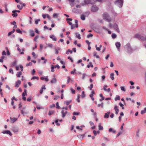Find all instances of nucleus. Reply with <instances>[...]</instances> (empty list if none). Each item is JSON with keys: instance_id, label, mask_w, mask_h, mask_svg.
I'll use <instances>...</instances> for the list:
<instances>
[{"instance_id": "obj_54", "label": "nucleus", "mask_w": 146, "mask_h": 146, "mask_svg": "<svg viewBox=\"0 0 146 146\" xmlns=\"http://www.w3.org/2000/svg\"><path fill=\"white\" fill-rule=\"evenodd\" d=\"M95 47H96V49L98 51H100V50H101V48H100V47H97V45L96 44L95 45Z\"/></svg>"}, {"instance_id": "obj_60", "label": "nucleus", "mask_w": 146, "mask_h": 146, "mask_svg": "<svg viewBox=\"0 0 146 146\" xmlns=\"http://www.w3.org/2000/svg\"><path fill=\"white\" fill-rule=\"evenodd\" d=\"M93 35L92 34L90 33L88 35H87V37L88 38H89L90 37H92Z\"/></svg>"}, {"instance_id": "obj_36", "label": "nucleus", "mask_w": 146, "mask_h": 146, "mask_svg": "<svg viewBox=\"0 0 146 146\" xmlns=\"http://www.w3.org/2000/svg\"><path fill=\"white\" fill-rule=\"evenodd\" d=\"M111 37L112 38L114 39L116 37L117 35L115 33H112L111 35Z\"/></svg>"}, {"instance_id": "obj_31", "label": "nucleus", "mask_w": 146, "mask_h": 146, "mask_svg": "<svg viewBox=\"0 0 146 146\" xmlns=\"http://www.w3.org/2000/svg\"><path fill=\"white\" fill-rule=\"evenodd\" d=\"M84 2L85 4H90V0H84Z\"/></svg>"}, {"instance_id": "obj_17", "label": "nucleus", "mask_w": 146, "mask_h": 146, "mask_svg": "<svg viewBox=\"0 0 146 146\" xmlns=\"http://www.w3.org/2000/svg\"><path fill=\"white\" fill-rule=\"evenodd\" d=\"M10 119L11 120V122L12 123H14L17 120V118L11 117Z\"/></svg>"}, {"instance_id": "obj_56", "label": "nucleus", "mask_w": 146, "mask_h": 146, "mask_svg": "<svg viewBox=\"0 0 146 146\" xmlns=\"http://www.w3.org/2000/svg\"><path fill=\"white\" fill-rule=\"evenodd\" d=\"M40 19H38L35 20V23L36 24H37L38 23V22L39 21H40Z\"/></svg>"}, {"instance_id": "obj_22", "label": "nucleus", "mask_w": 146, "mask_h": 146, "mask_svg": "<svg viewBox=\"0 0 146 146\" xmlns=\"http://www.w3.org/2000/svg\"><path fill=\"white\" fill-rule=\"evenodd\" d=\"M15 30L14 29H13L12 31H11V32H9L8 34V36H10L11 34H13V33H14V32H15Z\"/></svg>"}, {"instance_id": "obj_13", "label": "nucleus", "mask_w": 146, "mask_h": 146, "mask_svg": "<svg viewBox=\"0 0 146 146\" xmlns=\"http://www.w3.org/2000/svg\"><path fill=\"white\" fill-rule=\"evenodd\" d=\"M17 61L16 59L13 62H12L10 64V66L11 67H13L15 66L17 64Z\"/></svg>"}, {"instance_id": "obj_4", "label": "nucleus", "mask_w": 146, "mask_h": 146, "mask_svg": "<svg viewBox=\"0 0 146 146\" xmlns=\"http://www.w3.org/2000/svg\"><path fill=\"white\" fill-rule=\"evenodd\" d=\"M134 37L137 38L139 40L142 41L145 40V38L143 36L139 34H135L134 36Z\"/></svg>"}, {"instance_id": "obj_28", "label": "nucleus", "mask_w": 146, "mask_h": 146, "mask_svg": "<svg viewBox=\"0 0 146 146\" xmlns=\"http://www.w3.org/2000/svg\"><path fill=\"white\" fill-rule=\"evenodd\" d=\"M109 131L110 132H112L113 133H115L116 131L115 130H113L112 128H110L109 129Z\"/></svg>"}, {"instance_id": "obj_41", "label": "nucleus", "mask_w": 146, "mask_h": 146, "mask_svg": "<svg viewBox=\"0 0 146 146\" xmlns=\"http://www.w3.org/2000/svg\"><path fill=\"white\" fill-rule=\"evenodd\" d=\"M81 19L82 20H84L85 19V16L84 15H82L81 16Z\"/></svg>"}, {"instance_id": "obj_11", "label": "nucleus", "mask_w": 146, "mask_h": 146, "mask_svg": "<svg viewBox=\"0 0 146 146\" xmlns=\"http://www.w3.org/2000/svg\"><path fill=\"white\" fill-rule=\"evenodd\" d=\"M72 11L74 13H80L81 12L80 10L76 8H74L72 10Z\"/></svg>"}, {"instance_id": "obj_59", "label": "nucleus", "mask_w": 146, "mask_h": 146, "mask_svg": "<svg viewBox=\"0 0 146 146\" xmlns=\"http://www.w3.org/2000/svg\"><path fill=\"white\" fill-rule=\"evenodd\" d=\"M70 90H71V92H72V93L73 94H75V90H73L72 88H70Z\"/></svg>"}, {"instance_id": "obj_15", "label": "nucleus", "mask_w": 146, "mask_h": 146, "mask_svg": "<svg viewBox=\"0 0 146 146\" xmlns=\"http://www.w3.org/2000/svg\"><path fill=\"white\" fill-rule=\"evenodd\" d=\"M29 32L30 33V35L31 37H33L35 36V33L33 30L31 29L29 31Z\"/></svg>"}, {"instance_id": "obj_50", "label": "nucleus", "mask_w": 146, "mask_h": 146, "mask_svg": "<svg viewBox=\"0 0 146 146\" xmlns=\"http://www.w3.org/2000/svg\"><path fill=\"white\" fill-rule=\"evenodd\" d=\"M121 90L124 92H125L126 91L125 89V88L123 86L121 87Z\"/></svg>"}, {"instance_id": "obj_48", "label": "nucleus", "mask_w": 146, "mask_h": 146, "mask_svg": "<svg viewBox=\"0 0 146 146\" xmlns=\"http://www.w3.org/2000/svg\"><path fill=\"white\" fill-rule=\"evenodd\" d=\"M35 79H36L37 80H38L39 79V78L37 76H34V77H33L31 78V80H34Z\"/></svg>"}, {"instance_id": "obj_37", "label": "nucleus", "mask_w": 146, "mask_h": 146, "mask_svg": "<svg viewBox=\"0 0 146 146\" xmlns=\"http://www.w3.org/2000/svg\"><path fill=\"white\" fill-rule=\"evenodd\" d=\"M120 100V97L119 96H117L115 98V101H117V100Z\"/></svg>"}, {"instance_id": "obj_27", "label": "nucleus", "mask_w": 146, "mask_h": 146, "mask_svg": "<svg viewBox=\"0 0 146 146\" xmlns=\"http://www.w3.org/2000/svg\"><path fill=\"white\" fill-rule=\"evenodd\" d=\"M14 10L12 11V13H13L12 14V15L13 17H16L17 16V14L16 12H14Z\"/></svg>"}, {"instance_id": "obj_30", "label": "nucleus", "mask_w": 146, "mask_h": 146, "mask_svg": "<svg viewBox=\"0 0 146 146\" xmlns=\"http://www.w3.org/2000/svg\"><path fill=\"white\" fill-rule=\"evenodd\" d=\"M146 112V107L143 110L141 111V114H143Z\"/></svg>"}, {"instance_id": "obj_33", "label": "nucleus", "mask_w": 146, "mask_h": 146, "mask_svg": "<svg viewBox=\"0 0 146 146\" xmlns=\"http://www.w3.org/2000/svg\"><path fill=\"white\" fill-rule=\"evenodd\" d=\"M99 129L100 130H102L103 129V128L102 126L101 125V123H100L98 125Z\"/></svg>"}, {"instance_id": "obj_10", "label": "nucleus", "mask_w": 146, "mask_h": 146, "mask_svg": "<svg viewBox=\"0 0 146 146\" xmlns=\"http://www.w3.org/2000/svg\"><path fill=\"white\" fill-rule=\"evenodd\" d=\"M19 128L18 127L14 126L12 127V130L14 133H16L18 131Z\"/></svg>"}, {"instance_id": "obj_42", "label": "nucleus", "mask_w": 146, "mask_h": 146, "mask_svg": "<svg viewBox=\"0 0 146 146\" xmlns=\"http://www.w3.org/2000/svg\"><path fill=\"white\" fill-rule=\"evenodd\" d=\"M56 108L57 109H59L60 108V107L59 105V104L58 102H57L56 103Z\"/></svg>"}, {"instance_id": "obj_39", "label": "nucleus", "mask_w": 146, "mask_h": 146, "mask_svg": "<svg viewBox=\"0 0 146 146\" xmlns=\"http://www.w3.org/2000/svg\"><path fill=\"white\" fill-rule=\"evenodd\" d=\"M86 95L84 93V91H82V94L81 95V97L82 98H84L85 97Z\"/></svg>"}, {"instance_id": "obj_38", "label": "nucleus", "mask_w": 146, "mask_h": 146, "mask_svg": "<svg viewBox=\"0 0 146 146\" xmlns=\"http://www.w3.org/2000/svg\"><path fill=\"white\" fill-rule=\"evenodd\" d=\"M90 0V4H94L96 1H98V0Z\"/></svg>"}, {"instance_id": "obj_16", "label": "nucleus", "mask_w": 146, "mask_h": 146, "mask_svg": "<svg viewBox=\"0 0 146 146\" xmlns=\"http://www.w3.org/2000/svg\"><path fill=\"white\" fill-rule=\"evenodd\" d=\"M50 38L52 39V40L54 41H56L57 40V39L56 38L54 35H51L50 36Z\"/></svg>"}, {"instance_id": "obj_6", "label": "nucleus", "mask_w": 146, "mask_h": 146, "mask_svg": "<svg viewBox=\"0 0 146 146\" xmlns=\"http://www.w3.org/2000/svg\"><path fill=\"white\" fill-rule=\"evenodd\" d=\"M113 27L115 29L116 32L118 33H120V31L118 28L117 25L116 23H115L113 25Z\"/></svg>"}, {"instance_id": "obj_3", "label": "nucleus", "mask_w": 146, "mask_h": 146, "mask_svg": "<svg viewBox=\"0 0 146 146\" xmlns=\"http://www.w3.org/2000/svg\"><path fill=\"white\" fill-rule=\"evenodd\" d=\"M123 3V0H117L115 2V4L119 8L122 7Z\"/></svg>"}, {"instance_id": "obj_23", "label": "nucleus", "mask_w": 146, "mask_h": 146, "mask_svg": "<svg viewBox=\"0 0 146 146\" xmlns=\"http://www.w3.org/2000/svg\"><path fill=\"white\" fill-rule=\"evenodd\" d=\"M56 79L55 78H53L52 80L50 81V82L52 83H55L56 82Z\"/></svg>"}, {"instance_id": "obj_34", "label": "nucleus", "mask_w": 146, "mask_h": 146, "mask_svg": "<svg viewBox=\"0 0 146 146\" xmlns=\"http://www.w3.org/2000/svg\"><path fill=\"white\" fill-rule=\"evenodd\" d=\"M72 50H71L70 49H68L67 51H66V54H68L69 52H70L71 54H72Z\"/></svg>"}, {"instance_id": "obj_57", "label": "nucleus", "mask_w": 146, "mask_h": 146, "mask_svg": "<svg viewBox=\"0 0 146 146\" xmlns=\"http://www.w3.org/2000/svg\"><path fill=\"white\" fill-rule=\"evenodd\" d=\"M53 113V111H49L48 113V115H51Z\"/></svg>"}, {"instance_id": "obj_14", "label": "nucleus", "mask_w": 146, "mask_h": 146, "mask_svg": "<svg viewBox=\"0 0 146 146\" xmlns=\"http://www.w3.org/2000/svg\"><path fill=\"white\" fill-rule=\"evenodd\" d=\"M110 111H108L107 113H105L104 115V118H108L110 116Z\"/></svg>"}, {"instance_id": "obj_52", "label": "nucleus", "mask_w": 146, "mask_h": 146, "mask_svg": "<svg viewBox=\"0 0 146 146\" xmlns=\"http://www.w3.org/2000/svg\"><path fill=\"white\" fill-rule=\"evenodd\" d=\"M86 76V74H85V73H83V75H82V79L84 80Z\"/></svg>"}, {"instance_id": "obj_61", "label": "nucleus", "mask_w": 146, "mask_h": 146, "mask_svg": "<svg viewBox=\"0 0 146 146\" xmlns=\"http://www.w3.org/2000/svg\"><path fill=\"white\" fill-rule=\"evenodd\" d=\"M79 112H74L73 113V114L74 115H79Z\"/></svg>"}, {"instance_id": "obj_25", "label": "nucleus", "mask_w": 146, "mask_h": 146, "mask_svg": "<svg viewBox=\"0 0 146 146\" xmlns=\"http://www.w3.org/2000/svg\"><path fill=\"white\" fill-rule=\"evenodd\" d=\"M59 15V14L58 13H54L53 15V17L54 18H57L58 16Z\"/></svg>"}, {"instance_id": "obj_49", "label": "nucleus", "mask_w": 146, "mask_h": 146, "mask_svg": "<svg viewBox=\"0 0 146 146\" xmlns=\"http://www.w3.org/2000/svg\"><path fill=\"white\" fill-rule=\"evenodd\" d=\"M60 96L57 95H55L54 100H57L58 98H59Z\"/></svg>"}, {"instance_id": "obj_18", "label": "nucleus", "mask_w": 146, "mask_h": 146, "mask_svg": "<svg viewBox=\"0 0 146 146\" xmlns=\"http://www.w3.org/2000/svg\"><path fill=\"white\" fill-rule=\"evenodd\" d=\"M76 35V37L78 38L79 39H80L81 38L80 34L78 32H76L75 33Z\"/></svg>"}, {"instance_id": "obj_19", "label": "nucleus", "mask_w": 146, "mask_h": 146, "mask_svg": "<svg viewBox=\"0 0 146 146\" xmlns=\"http://www.w3.org/2000/svg\"><path fill=\"white\" fill-rule=\"evenodd\" d=\"M72 102V100H70L69 101H66L64 102V104L66 105V106L68 105L71 102Z\"/></svg>"}, {"instance_id": "obj_35", "label": "nucleus", "mask_w": 146, "mask_h": 146, "mask_svg": "<svg viewBox=\"0 0 146 146\" xmlns=\"http://www.w3.org/2000/svg\"><path fill=\"white\" fill-rule=\"evenodd\" d=\"M114 75V74L113 73H111L110 74V78L112 80H113L114 79V77L113 76Z\"/></svg>"}, {"instance_id": "obj_21", "label": "nucleus", "mask_w": 146, "mask_h": 146, "mask_svg": "<svg viewBox=\"0 0 146 146\" xmlns=\"http://www.w3.org/2000/svg\"><path fill=\"white\" fill-rule=\"evenodd\" d=\"M6 55V52H5V51H3L2 53V56L1 57V59H2L3 60V59H4V57H5L4 55Z\"/></svg>"}, {"instance_id": "obj_2", "label": "nucleus", "mask_w": 146, "mask_h": 146, "mask_svg": "<svg viewBox=\"0 0 146 146\" xmlns=\"http://www.w3.org/2000/svg\"><path fill=\"white\" fill-rule=\"evenodd\" d=\"M104 19L108 22H110L111 21V19L108 14L106 13H104L103 14Z\"/></svg>"}, {"instance_id": "obj_47", "label": "nucleus", "mask_w": 146, "mask_h": 146, "mask_svg": "<svg viewBox=\"0 0 146 146\" xmlns=\"http://www.w3.org/2000/svg\"><path fill=\"white\" fill-rule=\"evenodd\" d=\"M32 63L31 62H29V63L27 64L26 65L27 66H32Z\"/></svg>"}, {"instance_id": "obj_40", "label": "nucleus", "mask_w": 146, "mask_h": 146, "mask_svg": "<svg viewBox=\"0 0 146 146\" xmlns=\"http://www.w3.org/2000/svg\"><path fill=\"white\" fill-rule=\"evenodd\" d=\"M16 31L18 33H20V34L22 33V31H21L20 29H17L16 30Z\"/></svg>"}, {"instance_id": "obj_51", "label": "nucleus", "mask_w": 146, "mask_h": 146, "mask_svg": "<svg viewBox=\"0 0 146 146\" xmlns=\"http://www.w3.org/2000/svg\"><path fill=\"white\" fill-rule=\"evenodd\" d=\"M54 48L55 50V54H58L59 53L58 50L55 47H54Z\"/></svg>"}, {"instance_id": "obj_45", "label": "nucleus", "mask_w": 146, "mask_h": 146, "mask_svg": "<svg viewBox=\"0 0 146 146\" xmlns=\"http://www.w3.org/2000/svg\"><path fill=\"white\" fill-rule=\"evenodd\" d=\"M59 121V120L58 119H56L55 120V123H56V124L57 125L59 126L60 125V123H58V121Z\"/></svg>"}, {"instance_id": "obj_43", "label": "nucleus", "mask_w": 146, "mask_h": 146, "mask_svg": "<svg viewBox=\"0 0 146 146\" xmlns=\"http://www.w3.org/2000/svg\"><path fill=\"white\" fill-rule=\"evenodd\" d=\"M54 66L53 65H51V71L52 72H54Z\"/></svg>"}, {"instance_id": "obj_64", "label": "nucleus", "mask_w": 146, "mask_h": 146, "mask_svg": "<svg viewBox=\"0 0 146 146\" xmlns=\"http://www.w3.org/2000/svg\"><path fill=\"white\" fill-rule=\"evenodd\" d=\"M47 45L50 48H52V47L53 44H52L49 43Z\"/></svg>"}, {"instance_id": "obj_53", "label": "nucleus", "mask_w": 146, "mask_h": 146, "mask_svg": "<svg viewBox=\"0 0 146 146\" xmlns=\"http://www.w3.org/2000/svg\"><path fill=\"white\" fill-rule=\"evenodd\" d=\"M67 78H68V80H67V81L66 83L67 84H68L69 83L70 80H71V79L69 76H68L67 77Z\"/></svg>"}, {"instance_id": "obj_24", "label": "nucleus", "mask_w": 146, "mask_h": 146, "mask_svg": "<svg viewBox=\"0 0 146 146\" xmlns=\"http://www.w3.org/2000/svg\"><path fill=\"white\" fill-rule=\"evenodd\" d=\"M22 74V73L21 72H18L16 74V76L18 77H20Z\"/></svg>"}, {"instance_id": "obj_5", "label": "nucleus", "mask_w": 146, "mask_h": 146, "mask_svg": "<svg viewBox=\"0 0 146 146\" xmlns=\"http://www.w3.org/2000/svg\"><path fill=\"white\" fill-rule=\"evenodd\" d=\"M98 9V7L95 5H93L91 8V11L92 12H95Z\"/></svg>"}, {"instance_id": "obj_63", "label": "nucleus", "mask_w": 146, "mask_h": 146, "mask_svg": "<svg viewBox=\"0 0 146 146\" xmlns=\"http://www.w3.org/2000/svg\"><path fill=\"white\" fill-rule=\"evenodd\" d=\"M36 108L37 109L39 110L40 109H43V108L42 107H41L39 106H36Z\"/></svg>"}, {"instance_id": "obj_62", "label": "nucleus", "mask_w": 146, "mask_h": 146, "mask_svg": "<svg viewBox=\"0 0 146 146\" xmlns=\"http://www.w3.org/2000/svg\"><path fill=\"white\" fill-rule=\"evenodd\" d=\"M38 35L36 36L34 38V40L35 41H37V39L38 38Z\"/></svg>"}, {"instance_id": "obj_29", "label": "nucleus", "mask_w": 146, "mask_h": 146, "mask_svg": "<svg viewBox=\"0 0 146 146\" xmlns=\"http://www.w3.org/2000/svg\"><path fill=\"white\" fill-rule=\"evenodd\" d=\"M111 12L112 14L114 16H115L117 15V14L115 11L114 10L112 9L111 10Z\"/></svg>"}, {"instance_id": "obj_8", "label": "nucleus", "mask_w": 146, "mask_h": 146, "mask_svg": "<svg viewBox=\"0 0 146 146\" xmlns=\"http://www.w3.org/2000/svg\"><path fill=\"white\" fill-rule=\"evenodd\" d=\"M67 113V111H65L64 110H62L61 111L62 117V118H64L65 117Z\"/></svg>"}, {"instance_id": "obj_58", "label": "nucleus", "mask_w": 146, "mask_h": 146, "mask_svg": "<svg viewBox=\"0 0 146 146\" xmlns=\"http://www.w3.org/2000/svg\"><path fill=\"white\" fill-rule=\"evenodd\" d=\"M17 7L19 10H21L23 8L20 5H17Z\"/></svg>"}, {"instance_id": "obj_32", "label": "nucleus", "mask_w": 146, "mask_h": 146, "mask_svg": "<svg viewBox=\"0 0 146 146\" xmlns=\"http://www.w3.org/2000/svg\"><path fill=\"white\" fill-rule=\"evenodd\" d=\"M6 50H7V54H7L8 56L10 55V53L9 52L8 48L7 47H6Z\"/></svg>"}, {"instance_id": "obj_55", "label": "nucleus", "mask_w": 146, "mask_h": 146, "mask_svg": "<svg viewBox=\"0 0 146 146\" xmlns=\"http://www.w3.org/2000/svg\"><path fill=\"white\" fill-rule=\"evenodd\" d=\"M93 87V85L92 84H91L90 85V86H89L88 88L90 90H92V88Z\"/></svg>"}, {"instance_id": "obj_44", "label": "nucleus", "mask_w": 146, "mask_h": 146, "mask_svg": "<svg viewBox=\"0 0 146 146\" xmlns=\"http://www.w3.org/2000/svg\"><path fill=\"white\" fill-rule=\"evenodd\" d=\"M77 137L80 139L82 140L83 138L82 137V136L81 135H77Z\"/></svg>"}, {"instance_id": "obj_26", "label": "nucleus", "mask_w": 146, "mask_h": 146, "mask_svg": "<svg viewBox=\"0 0 146 146\" xmlns=\"http://www.w3.org/2000/svg\"><path fill=\"white\" fill-rule=\"evenodd\" d=\"M97 53V52L96 51L94 52V54H93V56H96V57L97 58H99L100 56H99L96 55Z\"/></svg>"}, {"instance_id": "obj_7", "label": "nucleus", "mask_w": 146, "mask_h": 146, "mask_svg": "<svg viewBox=\"0 0 146 146\" xmlns=\"http://www.w3.org/2000/svg\"><path fill=\"white\" fill-rule=\"evenodd\" d=\"M121 44L120 42H117L115 43V45L119 51H120V47L121 46Z\"/></svg>"}, {"instance_id": "obj_20", "label": "nucleus", "mask_w": 146, "mask_h": 146, "mask_svg": "<svg viewBox=\"0 0 146 146\" xmlns=\"http://www.w3.org/2000/svg\"><path fill=\"white\" fill-rule=\"evenodd\" d=\"M114 109L115 111V114L116 115L117 114L119 111V109L117 108V106H115L114 107Z\"/></svg>"}, {"instance_id": "obj_12", "label": "nucleus", "mask_w": 146, "mask_h": 146, "mask_svg": "<svg viewBox=\"0 0 146 146\" xmlns=\"http://www.w3.org/2000/svg\"><path fill=\"white\" fill-rule=\"evenodd\" d=\"M21 84V81L20 80H19L15 82V87L16 88H18Z\"/></svg>"}, {"instance_id": "obj_9", "label": "nucleus", "mask_w": 146, "mask_h": 146, "mask_svg": "<svg viewBox=\"0 0 146 146\" xmlns=\"http://www.w3.org/2000/svg\"><path fill=\"white\" fill-rule=\"evenodd\" d=\"M1 133L4 134H9L10 136H11L12 135L10 131L9 130L3 131Z\"/></svg>"}, {"instance_id": "obj_46", "label": "nucleus", "mask_w": 146, "mask_h": 146, "mask_svg": "<svg viewBox=\"0 0 146 146\" xmlns=\"http://www.w3.org/2000/svg\"><path fill=\"white\" fill-rule=\"evenodd\" d=\"M9 72L10 73H11L12 74H14L13 70L12 68H10L9 69Z\"/></svg>"}, {"instance_id": "obj_1", "label": "nucleus", "mask_w": 146, "mask_h": 146, "mask_svg": "<svg viewBox=\"0 0 146 146\" xmlns=\"http://www.w3.org/2000/svg\"><path fill=\"white\" fill-rule=\"evenodd\" d=\"M125 48L127 52L129 53H131L133 51V49L129 43H127L125 46Z\"/></svg>"}]
</instances>
